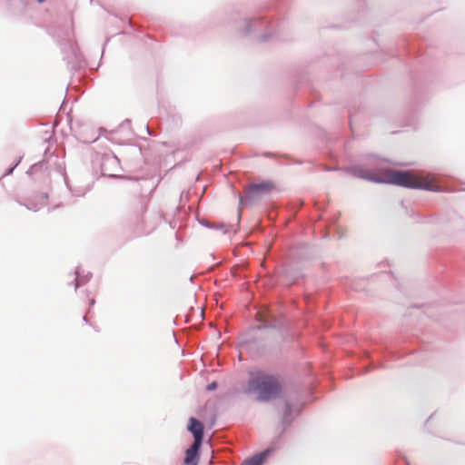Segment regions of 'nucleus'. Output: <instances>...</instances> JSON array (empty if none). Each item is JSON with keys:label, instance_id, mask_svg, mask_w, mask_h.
<instances>
[{"label": "nucleus", "instance_id": "1", "mask_svg": "<svg viewBox=\"0 0 465 465\" xmlns=\"http://www.w3.org/2000/svg\"><path fill=\"white\" fill-rule=\"evenodd\" d=\"M351 173L358 178L367 181L390 183L413 189L439 191L435 178L430 174L421 175L410 171H397L392 169L369 170L362 167H352Z\"/></svg>", "mask_w": 465, "mask_h": 465}, {"label": "nucleus", "instance_id": "2", "mask_svg": "<svg viewBox=\"0 0 465 465\" xmlns=\"http://www.w3.org/2000/svg\"><path fill=\"white\" fill-rule=\"evenodd\" d=\"M282 385L280 379L264 372L256 373L248 381L247 392L255 393L259 401H267L276 398L282 392Z\"/></svg>", "mask_w": 465, "mask_h": 465}, {"label": "nucleus", "instance_id": "3", "mask_svg": "<svg viewBox=\"0 0 465 465\" xmlns=\"http://www.w3.org/2000/svg\"><path fill=\"white\" fill-rule=\"evenodd\" d=\"M274 188V184L271 182H262L249 185L245 190L247 200L253 202L261 198L263 194L269 193Z\"/></svg>", "mask_w": 465, "mask_h": 465}, {"label": "nucleus", "instance_id": "4", "mask_svg": "<svg viewBox=\"0 0 465 465\" xmlns=\"http://www.w3.org/2000/svg\"><path fill=\"white\" fill-rule=\"evenodd\" d=\"M188 430L193 434L194 442L202 444L203 438V425L198 420L191 418L189 420Z\"/></svg>", "mask_w": 465, "mask_h": 465}, {"label": "nucleus", "instance_id": "5", "mask_svg": "<svg viewBox=\"0 0 465 465\" xmlns=\"http://www.w3.org/2000/svg\"><path fill=\"white\" fill-rule=\"evenodd\" d=\"M201 443L193 442V444L186 450L184 463L187 465H197L198 452L201 448Z\"/></svg>", "mask_w": 465, "mask_h": 465}, {"label": "nucleus", "instance_id": "6", "mask_svg": "<svg viewBox=\"0 0 465 465\" xmlns=\"http://www.w3.org/2000/svg\"><path fill=\"white\" fill-rule=\"evenodd\" d=\"M268 453L269 450H265L260 454L254 455L250 460H245L242 465H262Z\"/></svg>", "mask_w": 465, "mask_h": 465}, {"label": "nucleus", "instance_id": "7", "mask_svg": "<svg viewBox=\"0 0 465 465\" xmlns=\"http://www.w3.org/2000/svg\"><path fill=\"white\" fill-rule=\"evenodd\" d=\"M216 387H217L216 382H212V383H210V384L207 386V390H208V391H213V390L216 389Z\"/></svg>", "mask_w": 465, "mask_h": 465}, {"label": "nucleus", "instance_id": "8", "mask_svg": "<svg viewBox=\"0 0 465 465\" xmlns=\"http://www.w3.org/2000/svg\"><path fill=\"white\" fill-rule=\"evenodd\" d=\"M145 206L143 204V203H140V206H139V213L141 214H143L144 212H145Z\"/></svg>", "mask_w": 465, "mask_h": 465}, {"label": "nucleus", "instance_id": "9", "mask_svg": "<svg viewBox=\"0 0 465 465\" xmlns=\"http://www.w3.org/2000/svg\"><path fill=\"white\" fill-rule=\"evenodd\" d=\"M258 316L262 318V312H259Z\"/></svg>", "mask_w": 465, "mask_h": 465}, {"label": "nucleus", "instance_id": "10", "mask_svg": "<svg viewBox=\"0 0 465 465\" xmlns=\"http://www.w3.org/2000/svg\"><path fill=\"white\" fill-rule=\"evenodd\" d=\"M37 1H38L39 3H42V2H44L45 0H37Z\"/></svg>", "mask_w": 465, "mask_h": 465}]
</instances>
